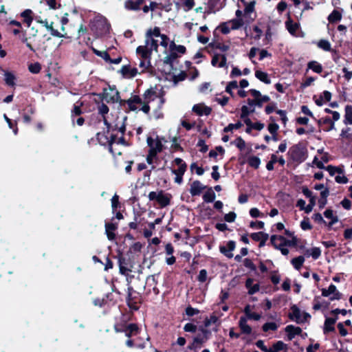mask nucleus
<instances>
[{
  "label": "nucleus",
  "mask_w": 352,
  "mask_h": 352,
  "mask_svg": "<svg viewBox=\"0 0 352 352\" xmlns=\"http://www.w3.org/2000/svg\"><path fill=\"white\" fill-rule=\"evenodd\" d=\"M108 96H109V94H107L106 98L108 102L111 101L112 102H116L119 101V100H120L119 93H118V91H117L116 90H111V95L109 98H108Z\"/></svg>",
  "instance_id": "obj_44"
},
{
  "label": "nucleus",
  "mask_w": 352,
  "mask_h": 352,
  "mask_svg": "<svg viewBox=\"0 0 352 352\" xmlns=\"http://www.w3.org/2000/svg\"><path fill=\"white\" fill-rule=\"evenodd\" d=\"M244 25L242 19H234L221 23V33L228 34L231 30H237Z\"/></svg>",
  "instance_id": "obj_9"
},
{
  "label": "nucleus",
  "mask_w": 352,
  "mask_h": 352,
  "mask_svg": "<svg viewBox=\"0 0 352 352\" xmlns=\"http://www.w3.org/2000/svg\"><path fill=\"white\" fill-rule=\"evenodd\" d=\"M244 6V14H243V20L244 23H250L254 21L255 16H252L254 10V4L255 2L254 1H250V3H247L245 0H241Z\"/></svg>",
  "instance_id": "obj_10"
},
{
  "label": "nucleus",
  "mask_w": 352,
  "mask_h": 352,
  "mask_svg": "<svg viewBox=\"0 0 352 352\" xmlns=\"http://www.w3.org/2000/svg\"><path fill=\"white\" fill-rule=\"evenodd\" d=\"M159 45L163 47L164 50L168 47L173 54H183L186 52V47L184 45H177L174 42L170 41L166 35L161 34L160 28H150L146 31L144 45L136 49V53L140 58L139 67L142 72L151 66V56L153 52L157 51Z\"/></svg>",
  "instance_id": "obj_1"
},
{
  "label": "nucleus",
  "mask_w": 352,
  "mask_h": 352,
  "mask_svg": "<svg viewBox=\"0 0 352 352\" xmlns=\"http://www.w3.org/2000/svg\"><path fill=\"white\" fill-rule=\"evenodd\" d=\"M308 69H311L315 73L320 74L323 70V67L322 65L318 62L316 60H311L307 63V70Z\"/></svg>",
  "instance_id": "obj_30"
},
{
  "label": "nucleus",
  "mask_w": 352,
  "mask_h": 352,
  "mask_svg": "<svg viewBox=\"0 0 352 352\" xmlns=\"http://www.w3.org/2000/svg\"><path fill=\"white\" fill-rule=\"evenodd\" d=\"M127 330L130 331L133 335H136L139 333V328L135 324H130L127 326Z\"/></svg>",
  "instance_id": "obj_63"
},
{
  "label": "nucleus",
  "mask_w": 352,
  "mask_h": 352,
  "mask_svg": "<svg viewBox=\"0 0 352 352\" xmlns=\"http://www.w3.org/2000/svg\"><path fill=\"white\" fill-rule=\"evenodd\" d=\"M184 329L186 332H195L197 331V326L192 323H187L184 325Z\"/></svg>",
  "instance_id": "obj_54"
},
{
  "label": "nucleus",
  "mask_w": 352,
  "mask_h": 352,
  "mask_svg": "<svg viewBox=\"0 0 352 352\" xmlns=\"http://www.w3.org/2000/svg\"><path fill=\"white\" fill-rule=\"evenodd\" d=\"M23 22L28 28H30L34 19V12L31 9H25L20 13Z\"/></svg>",
  "instance_id": "obj_15"
},
{
  "label": "nucleus",
  "mask_w": 352,
  "mask_h": 352,
  "mask_svg": "<svg viewBox=\"0 0 352 352\" xmlns=\"http://www.w3.org/2000/svg\"><path fill=\"white\" fill-rule=\"evenodd\" d=\"M143 1L144 0H138L135 1L129 0L125 2L124 6L127 10H138L140 9Z\"/></svg>",
  "instance_id": "obj_29"
},
{
  "label": "nucleus",
  "mask_w": 352,
  "mask_h": 352,
  "mask_svg": "<svg viewBox=\"0 0 352 352\" xmlns=\"http://www.w3.org/2000/svg\"><path fill=\"white\" fill-rule=\"evenodd\" d=\"M248 164L250 166L254 168H258L261 164V160L258 157L252 156L248 159Z\"/></svg>",
  "instance_id": "obj_43"
},
{
  "label": "nucleus",
  "mask_w": 352,
  "mask_h": 352,
  "mask_svg": "<svg viewBox=\"0 0 352 352\" xmlns=\"http://www.w3.org/2000/svg\"><path fill=\"white\" fill-rule=\"evenodd\" d=\"M192 111L199 116H208L210 113L211 109L203 104H195Z\"/></svg>",
  "instance_id": "obj_20"
},
{
  "label": "nucleus",
  "mask_w": 352,
  "mask_h": 352,
  "mask_svg": "<svg viewBox=\"0 0 352 352\" xmlns=\"http://www.w3.org/2000/svg\"><path fill=\"white\" fill-rule=\"evenodd\" d=\"M318 47L324 51L330 52L331 50V45L329 41L325 39H321L318 42Z\"/></svg>",
  "instance_id": "obj_42"
},
{
  "label": "nucleus",
  "mask_w": 352,
  "mask_h": 352,
  "mask_svg": "<svg viewBox=\"0 0 352 352\" xmlns=\"http://www.w3.org/2000/svg\"><path fill=\"white\" fill-rule=\"evenodd\" d=\"M46 29L50 32V34L53 36L59 37V38L65 37V35H63V34L59 32L58 30L54 29V28L52 26V23L51 24H50V25Z\"/></svg>",
  "instance_id": "obj_48"
},
{
  "label": "nucleus",
  "mask_w": 352,
  "mask_h": 352,
  "mask_svg": "<svg viewBox=\"0 0 352 352\" xmlns=\"http://www.w3.org/2000/svg\"><path fill=\"white\" fill-rule=\"evenodd\" d=\"M318 122L319 125H320V124L329 125V126L327 129H325L327 131H329L334 129V122L331 120L330 118L327 117V118H321L318 121Z\"/></svg>",
  "instance_id": "obj_41"
},
{
  "label": "nucleus",
  "mask_w": 352,
  "mask_h": 352,
  "mask_svg": "<svg viewBox=\"0 0 352 352\" xmlns=\"http://www.w3.org/2000/svg\"><path fill=\"white\" fill-rule=\"evenodd\" d=\"M5 83L9 87H14L16 85V78L12 72L3 70Z\"/></svg>",
  "instance_id": "obj_23"
},
{
  "label": "nucleus",
  "mask_w": 352,
  "mask_h": 352,
  "mask_svg": "<svg viewBox=\"0 0 352 352\" xmlns=\"http://www.w3.org/2000/svg\"><path fill=\"white\" fill-rule=\"evenodd\" d=\"M214 190L217 192L220 191V185H217L214 186V189L212 188H206V191L203 195V199L206 203H212L214 201L215 199V193Z\"/></svg>",
  "instance_id": "obj_14"
},
{
  "label": "nucleus",
  "mask_w": 352,
  "mask_h": 352,
  "mask_svg": "<svg viewBox=\"0 0 352 352\" xmlns=\"http://www.w3.org/2000/svg\"><path fill=\"white\" fill-rule=\"evenodd\" d=\"M291 320L297 323H302L307 320V318H310V315L307 313H301L297 306L293 305L291 308V312L289 314Z\"/></svg>",
  "instance_id": "obj_11"
},
{
  "label": "nucleus",
  "mask_w": 352,
  "mask_h": 352,
  "mask_svg": "<svg viewBox=\"0 0 352 352\" xmlns=\"http://www.w3.org/2000/svg\"><path fill=\"white\" fill-rule=\"evenodd\" d=\"M126 345L129 346V347H133V346H136V347H138L140 349H143L145 347V342H142V343H139V344H134L133 341L132 340H128L126 342Z\"/></svg>",
  "instance_id": "obj_55"
},
{
  "label": "nucleus",
  "mask_w": 352,
  "mask_h": 352,
  "mask_svg": "<svg viewBox=\"0 0 352 352\" xmlns=\"http://www.w3.org/2000/svg\"><path fill=\"white\" fill-rule=\"evenodd\" d=\"M285 331L287 333L288 340H292L295 336L299 335L301 333L302 329L298 327L288 325L285 327Z\"/></svg>",
  "instance_id": "obj_24"
},
{
  "label": "nucleus",
  "mask_w": 352,
  "mask_h": 352,
  "mask_svg": "<svg viewBox=\"0 0 352 352\" xmlns=\"http://www.w3.org/2000/svg\"><path fill=\"white\" fill-rule=\"evenodd\" d=\"M148 197L150 201H156L162 208L168 206L172 198L170 194L165 193L162 190L152 191L149 192Z\"/></svg>",
  "instance_id": "obj_7"
},
{
  "label": "nucleus",
  "mask_w": 352,
  "mask_h": 352,
  "mask_svg": "<svg viewBox=\"0 0 352 352\" xmlns=\"http://www.w3.org/2000/svg\"><path fill=\"white\" fill-rule=\"evenodd\" d=\"M208 277V273L206 270H201L197 276V280L201 283L206 281Z\"/></svg>",
  "instance_id": "obj_49"
},
{
  "label": "nucleus",
  "mask_w": 352,
  "mask_h": 352,
  "mask_svg": "<svg viewBox=\"0 0 352 352\" xmlns=\"http://www.w3.org/2000/svg\"><path fill=\"white\" fill-rule=\"evenodd\" d=\"M342 19V13L338 10H333L329 15L328 21L329 23H337Z\"/></svg>",
  "instance_id": "obj_35"
},
{
  "label": "nucleus",
  "mask_w": 352,
  "mask_h": 352,
  "mask_svg": "<svg viewBox=\"0 0 352 352\" xmlns=\"http://www.w3.org/2000/svg\"><path fill=\"white\" fill-rule=\"evenodd\" d=\"M190 170L192 172V173H195L198 175H201L204 173V170L195 163L191 164Z\"/></svg>",
  "instance_id": "obj_46"
},
{
  "label": "nucleus",
  "mask_w": 352,
  "mask_h": 352,
  "mask_svg": "<svg viewBox=\"0 0 352 352\" xmlns=\"http://www.w3.org/2000/svg\"><path fill=\"white\" fill-rule=\"evenodd\" d=\"M256 99L254 98H248L247 100L248 104L243 105L241 111H243V116H249L250 114L252 113L255 111L256 108Z\"/></svg>",
  "instance_id": "obj_17"
},
{
  "label": "nucleus",
  "mask_w": 352,
  "mask_h": 352,
  "mask_svg": "<svg viewBox=\"0 0 352 352\" xmlns=\"http://www.w3.org/2000/svg\"><path fill=\"white\" fill-rule=\"evenodd\" d=\"M242 126V124L240 122H238L235 124H230L228 126L225 127L224 131L228 132L229 131H232L233 129H238Z\"/></svg>",
  "instance_id": "obj_53"
},
{
  "label": "nucleus",
  "mask_w": 352,
  "mask_h": 352,
  "mask_svg": "<svg viewBox=\"0 0 352 352\" xmlns=\"http://www.w3.org/2000/svg\"><path fill=\"white\" fill-rule=\"evenodd\" d=\"M239 327L243 333L245 334H250L252 328L248 324L247 318L245 317H241L239 320Z\"/></svg>",
  "instance_id": "obj_32"
},
{
  "label": "nucleus",
  "mask_w": 352,
  "mask_h": 352,
  "mask_svg": "<svg viewBox=\"0 0 352 352\" xmlns=\"http://www.w3.org/2000/svg\"><path fill=\"white\" fill-rule=\"evenodd\" d=\"M321 251L318 248H313L308 249L305 251V255L309 257L311 256L314 259H317L320 257Z\"/></svg>",
  "instance_id": "obj_37"
},
{
  "label": "nucleus",
  "mask_w": 352,
  "mask_h": 352,
  "mask_svg": "<svg viewBox=\"0 0 352 352\" xmlns=\"http://www.w3.org/2000/svg\"><path fill=\"white\" fill-rule=\"evenodd\" d=\"M117 228L118 225L116 223H107L105 224V232L109 240L113 241L115 239L116 234L114 232Z\"/></svg>",
  "instance_id": "obj_22"
},
{
  "label": "nucleus",
  "mask_w": 352,
  "mask_h": 352,
  "mask_svg": "<svg viewBox=\"0 0 352 352\" xmlns=\"http://www.w3.org/2000/svg\"><path fill=\"white\" fill-rule=\"evenodd\" d=\"M337 318H326L324 324V333L334 331L335 327L334 324L336 323Z\"/></svg>",
  "instance_id": "obj_25"
},
{
  "label": "nucleus",
  "mask_w": 352,
  "mask_h": 352,
  "mask_svg": "<svg viewBox=\"0 0 352 352\" xmlns=\"http://www.w3.org/2000/svg\"><path fill=\"white\" fill-rule=\"evenodd\" d=\"M269 235L263 232H254L251 234V238L255 241H267Z\"/></svg>",
  "instance_id": "obj_39"
},
{
  "label": "nucleus",
  "mask_w": 352,
  "mask_h": 352,
  "mask_svg": "<svg viewBox=\"0 0 352 352\" xmlns=\"http://www.w3.org/2000/svg\"><path fill=\"white\" fill-rule=\"evenodd\" d=\"M255 76L259 80H261V82H263L267 85H269L271 83V80L268 76V74L266 72H262L260 70H256L255 72Z\"/></svg>",
  "instance_id": "obj_34"
},
{
  "label": "nucleus",
  "mask_w": 352,
  "mask_h": 352,
  "mask_svg": "<svg viewBox=\"0 0 352 352\" xmlns=\"http://www.w3.org/2000/svg\"><path fill=\"white\" fill-rule=\"evenodd\" d=\"M10 30L14 35H19L23 32L22 24L21 22L16 20H11L8 23Z\"/></svg>",
  "instance_id": "obj_21"
},
{
  "label": "nucleus",
  "mask_w": 352,
  "mask_h": 352,
  "mask_svg": "<svg viewBox=\"0 0 352 352\" xmlns=\"http://www.w3.org/2000/svg\"><path fill=\"white\" fill-rule=\"evenodd\" d=\"M121 72L125 77L133 78L138 74V69L129 66H123Z\"/></svg>",
  "instance_id": "obj_31"
},
{
  "label": "nucleus",
  "mask_w": 352,
  "mask_h": 352,
  "mask_svg": "<svg viewBox=\"0 0 352 352\" xmlns=\"http://www.w3.org/2000/svg\"><path fill=\"white\" fill-rule=\"evenodd\" d=\"M207 188L201 182L196 180L192 182L190 185L189 192L193 197L199 196L202 192Z\"/></svg>",
  "instance_id": "obj_12"
},
{
  "label": "nucleus",
  "mask_w": 352,
  "mask_h": 352,
  "mask_svg": "<svg viewBox=\"0 0 352 352\" xmlns=\"http://www.w3.org/2000/svg\"><path fill=\"white\" fill-rule=\"evenodd\" d=\"M118 205H119V197H118V195H115L111 198V206H112V209H113V212L118 208Z\"/></svg>",
  "instance_id": "obj_59"
},
{
  "label": "nucleus",
  "mask_w": 352,
  "mask_h": 352,
  "mask_svg": "<svg viewBox=\"0 0 352 352\" xmlns=\"http://www.w3.org/2000/svg\"><path fill=\"white\" fill-rule=\"evenodd\" d=\"M316 80V78L310 76L307 78L301 84L302 88H305L310 86L314 81Z\"/></svg>",
  "instance_id": "obj_51"
},
{
  "label": "nucleus",
  "mask_w": 352,
  "mask_h": 352,
  "mask_svg": "<svg viewBox=\"0 0 352 352\" xmlns=\"http://www.w3.org/2000/svg\"><path fill=\"white\" fill-rule=\"evenodd\" d=\"M277 249H278L282 254L283 255H287L289 254V250L287 249V248L283 243H279V244L276 247Z\"/></svg>",
  "instance_id": "obj_62"
},
{
  "label": "nucleus",
  "mask_w": 352,
  "mask_h": 352,
  "mask_svg": "<svg viewBox=\"0 0 352 352\" xmlns=\"http://www.w3.org/2000/svg\"><path fill=\"white\" fill-rule=\"evenodd\" d=\"M143 97L144 104L148 105L149 103L156 102L155 104H153V107L161 109L165 102V99L164 98L161 91L157 88L151 87L147 89L144 92Z\"/></svg>",
  "instance_id": "obj_3"
},
{
  "label": "nucleus",
  "mask_w": 352,
  "mask_h": 352,
  "mask_svg": "<svg viewBox=\"0 0 352 352\" xmlns=\"http://www.w3.org/2000/svg\"><path fill=\"white\" fill-rule=\"evenodd\" d=\"M324 215L327 219L330 220L328 223L329 228L338 221V216L334 214L331 209H327L324 212Z\"/></svg>",
  "instance_id": "obj_26"
},
{
  "label": "nucleus",
  "mask_w": 352,
  "mask_h": 352,
  "mask_svg": "<svg viewBox=\"0 0 352 352\" xmlns=\"http://www.w3.org/2000/svg\"><path fill=\"white\" fill-rule=\"evenodd\" d=\"M131 111L140 110L145 113H148L150 106L144 104V100L139 96L133 95L126 100H124Z\"/></svg>",
  "instance_id": "obj_5"
},
{
  "label": "nucleus",
  "mask_w": 352,
  "mask_h": 352,
  "mask_svg": "<svg viewBox=\"0 0 352 352\" xmlns=\"http://www.w3.org/2000/svg\"><path fill=\"white\" fill-rule=\"evenodd\" d=\"M92 30L98 36H103L109 33L110 24L106 18L98 16L94 21Z\"/></svg>",
  "instance_id": "obj_6"
},
{
  "label": "nucleus",
  "mask_w": 352,
  "mask_h": 352,
  "mask_svg": "<svg viewBox=\"0 0 352 352\" xmlns=\"http://www.w3.org/2000/svg\"><path fill=\"white\" fill-rule=\"evenodd\" d=\"M249 93L252 98L256 99V107H261L264 103L258 98V96H261V92L256 89H252L249 90Z\"/></svg>",
  "instance_id": "obj_38"
},
{
  "label": "nucleus",
  "mask_w": 352,
  "mask_h": 352,
  "mask_svg": "<svg viewBox=\"0 0 352 352\" xmlns=\"http://www.w3.org/2000/svg\"><path fill=\"white\" fill-rule=\"evenodd\" d=\"M175 5L185 12L191 10L195 5V0H177Z\"/></svg>",
  "instance_id": "obj_18"
},
{
  "label": "nucleus",
  "mask_w": 352,
  "mask_h": 352,
  "mask_svg": "<svg viewBox=\"0 0 352 352\" xmlns=\"http://www.w3.org/2000/svg\"><path fill=\"white\" fill-rule=\"evenodd\" d=\"M218 321V317L215 315H211L210 318H206L204 321V328L216 330V323Z\"/></svg>",
  "instance_id": "obj_28"
},
{
  "label": "nucleus",
  "mask_w": 352,
  "mask_h": 352,
  "mask_svg": "<svg viewBox=\"0 0 352 352\" xmlns=\"http://www.w3.org/2000/svg\"><path fill=\"white\" fill-rule=\"evenodd\" d=\"M219 48V43H210L207 47L208 51L214 55L211 61L212 65L218 67H220V63L219 62V54L215 52V50H218Z\"/></svg>",
  "instance_id": "obj_16"
},
{
  "label": "nucleus",
  "mask_w": 352,
  "mask_h": 352,
  "mask_svg": "<svg viewBox=\"0 0 352 352\" xmlns=\"http://www.w3.org/2000/svg\"><path fill=\"white\" fill-rule=\"evenodd\" d=\"M28 69L32 74H38L41 69V65L38 63H32L29 65Z\"/></svg>",
  "instance_id": "obj_47"
},
{
  "label": "nucleus",
  "mask_w": 352,
  "mask_h": 352,
  "mask_svg": "<svg viewBox=\"0 0 352 352\" xmlns=\"http://www.w3.org/2000/svg\"><path fill=\"white\" fill-rule=\"evenodd\" d=\"M278 128V125L276 123H270L267 127L268 131L271 134L277 133Z\"/></svg>",
  "instance_id": "obj_64"
},
{
  "label": "nucleus",
  "mask_w": 352,
  "mask_h": 352,
  "mask_svg": "<svg viewBox=\"0 0 352 352\" xmlns=\"http://www.w3.org/2000/svg\"><path fill=\"white\" fill-rule=\"evenodd\" d=\"M244 266L247 268H249L252 270H255L256 267L253 262L250 258H245L243 261Z\"/></svg>",
  "instance_id": "obj_61"
},
{
  "label": "nucleus",
  "mask_w": 352,
  "mask_h": 352,
  "mask_svg": "<svg viewBox=\"0 0 352 352\" xmlns=\"http://www.w3.org/2000/svg\"><path fill=\"white\" fill-rule=\"evenodd\" d=\"M322 295L329 297L331 300L340 299L341 296L336 287L333 284L330 285L328 289H322Z\"/></svg>",
  "instance_id": "obj_13"
},
{
  "label": "nucleus",
  "mask_w": 352,
  "mask_h": 352,
  "mask_svg": "<svg viewBox=\"0 0 352 352\" xmlns=\"http://www.w3.org/2000/svg\"><path fill=\"white\" fill-rule=\"evenodd\" d=\"M174 163L178 166L177 169L172 170L174 175H184L186 170V164L181 158H175Z\"/></svg>",
  "instance_id": "obj_19"
},
{
  "label": "nucleus",
  "mask_w": 352,
  "mask_h": 352,
  "mask_svg": "<svg viewBox=\"0 0 352 352\" xmlns=\"http://www.w3.org/2000/svg\"><path fill=\"white\" fill-rule=\"evenodd\" d=\"M287 155L292 161L302 163L307 158V150L302 144H297L289 148Z\"/></svg>",
  "instance_id": "obj_4"
},
{
  "label": "nucleus",
  "mask_w": 352,
  "mask_h": 352,
  "mask_svg": "<svg viewBox=\"0 0 352 352\" xmlns=\"http://www.w3.org/2000/svg\"><path fill=\"white\" fill-rule=\"evenodd\" d=\"M300 227L304 230H310L311 228V226L309 221V219H304L300 223Z\"/></svg>",
  "instance_id": "obj_60"
},
{
  "label": "nucleus",
  "mask_w": 352,
  "mask_h": 352,
  "mask_svg": "<svg viewBox=\"0 0 352 352\" xmlns=\"http://www.w3.org/2000/svg\"><path fill=\"white\" fill-rule=\"evenodd\" d=\"M166 141L163 138H160L157 135L148 136L147 138V144L149 147V151L154 153H160L164 148V144Z\"/></svg>",
  "instance_id": "obj_8"
},
{
  "label": "nucleus",
  "mask_w": 352,
  "mask_h": 352,
  "mask_svg": "<svg viewBox=\"0 0 352 352\" xmlns=\"http://www.w3.org/2000/svg\"><path fill=\"white\" fill-rule=\"evenodd\" d=\"M46 3L50 8L53 10H56L60 7V5L57 3L56 0H46Z\"/></svg>",
  "instance_id": "obj_57"
},
{
  "label": "nucleus",
  "mask_w": 352,
  "mask_h": 352,
  "mask_svg": "<svg viewBox=\"0 0 352 352\" xmlns=\"http://www.w3.org/2000/svg\"><path fill=\"white\" fill-rule=\"evenodd\" d=\"M278 326L275 322H266L263 326V330L265 332L270 330L276 331L278 329Z\"/></svg>",
  "instance_id": "obj_45"
},
{
  "label": "nucleus",
  "mask_w": 352,
  "mask_h": 352,
  "mask_svg": "<svg viewBox=\"0 0 352 352\" xmlns=\"http://www.w3.org/2000/svg\"><path fill=\"white\" fill-rule=\"evenodd\" d=\"M305 262V258L302 256H299L298 257L294 258L291 263L293 265L294 267L297 270H299Z\"/></svg>",
  "instance_id": "obj_40"
},
{
  "label": "nucleus",
  "mask_w": 352,
  "mask_h": 352,
  "mask_svg": "<svg viewBox=\"0 0 352 352\" xmlns=\"http://www.w3.org/2000/svg\"><path fill=\"white\" fill-rule=\"evenodd\" d=\"M287 349V344L283 341H278L274 343L271 348H268L267 352H279L282 350H286Z\"/></svg>",
  "instance_id": "obj_33"
},
{
  "label": "nucleus",
  "mask_w": 352,
  "mask_h": 352,
  "mask_svg": "<svg viewBox=\"0 0 352 352\" xmlns=\"http://www.w3.org/2000/svg\"><path fill=\"white\" fill-rule=\"evenodd\" d=\"M199 313V309H195V308H193L192 307H188L186 309V314L188 316H192L194 315L198 314Z\"/></svg>",
  "instance_id": "obj_58"
},
{
  "label": "nucleus",
  "mask_w": 352,
  "mask_h": 352,
  "mask_svg": "<svg viewBox=\"0 0 352 352\" xmlns=\"http://www.w3.org/2000/svg\"><path fill=\"white\" fill-rule=\"evenodd\" d=\"M126 117L123 116L121 118H118L115 122L109 123L105 118H104V124L107 126V133L111 132L110 136L107 135L104 132L97 133V140L100 144L102 146H108L109 151L112 154H114L113 146L116 142L115 134L113 132H120L122 135L124 134L125 131L124 120Z\"/></svg>",
  "instance_id": "obj_2"
},
{
  "label": "nucleus",
  "mask_w": 352,
  "mask_h": 352,
  "mask_svg": "<svg viewBox=\"0 0 352 352\" xmlns=\"http://www.w3.org/2000/svg\"><path fill=\"white\" fill-rule=\"evenodd\" d=\"M235 146L239 148L241 151L243 150L245 147V141L241 138H238L234 141Z\"/></svg>",
  "instance_id": "obj_50"
},
{
  "label": "nucleus",
  "mask_w": 352,
  "mask_h": 352,
  "mask_svg": "<svg viewBox=\"0 0 352 352\" xmlns=\"http://www.w3.org/2000/svg\"><path fill=\"white\" fill-rule=\"evenodd\" d=\"M236 217V215L234 212H230L224 216V219L226 221L231 223L234 221Z\"/></svg>",
  "instance_id": "obj_56"
},
{
  "label": "nucleus",
  "mask_w": 352,
  "mask_h": 352,
  "mask_svg": "<svg viewBox=\"0 0 352 352\" xmlns=\"http://www.w3.org/2000/svg\"><path fill=\"white\" fill-rule=\"evenodd\" d=\"M335 180L338 184H346L349 182L348 178L344 174L336 175Z\"/></svg>",
  "instance_id": "obj_52"
},
{
  "label": "nucleus",
  "mask_w": 352,
  "mask_h": 352,
  "mask_svg": "<svg viewBox=\"0 0 352 352\" xmlns=\"http://www.w3.org/2000/svg\"><path fill=\"white\" fill-rule=\"evenodd\" d=\"M285 26L289 32L294 36L297 34V32L300 28L298 23L293 22L291 19L285 22Z\"/></svg>",
  "instance_id": "obj_27"
},
{
  "label": "nucleus",
  "mask_w": 352,
  "mask_h": 352,
  "mask_svg": "<svg viewBox=\"0 0 352 352\" xmlns=\"http://www.w3.org/2000/svg\"><path fill=\"white\" fill-rule=\"evenodd\" d=\"M345 114H344V122L346 124L352 125V106L346 105L345 107Z\"/></svg>",
  "instance_id": "obj_36"
}]
</instances>
